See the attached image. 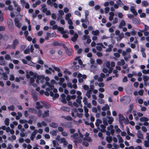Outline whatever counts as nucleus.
I'll return each mask as SVG.
<instances>
[{"mask_svg": "<svg viewBox=\"0 0 149 149\" xmlns=\"http://www.w3.org/2000/svg\"><path fill=\"white\" fill-rule=\"evenodd\" d=\"M47 85L49 86V87L46 88V90L48 91H49L50 90H52L53 89V92L54 93H56L57 92V90L56 88H54V86L52 84H50L48 82H46V83Z\"/></svg>", "mask_w": 149, "mask_h": 149, "instance_id": "nucleus-1", "label": "nucleus"}, {"mask_svg": "<svg viewBox=\"0 0 149 149\" xmlns=\"http://www.w3.org/2000/svg\"><path fill=\"white\" fill-rule=\"evenodd\" d=\"M41 9L43 13H45L46 15H51L50 11L49 10H47V8L46 7V5H45L43 4L42 5L41 7Z\"/></svg>", "mask_w": 149, "mask_h": 149, "instance_id": "nucleus-2", "label": "nucleus"}, {"mask_svg": "<svg viewBox=\"0 0 149 149\" xmlns=\"http://www.w3.org/2000/svg\"><path fill=\"white\" fill-rule=\"evenodd\" d=\"M20 21L21 19L18 18H15L14 19L15 25L19 28H20L22 26V23Z\"/></svg>", "mask_w": 149, "mask_h": 149, "instance_id": "nucleus-3", "label": "nucleus"}, {"mask_svg": "<svg viewBox=\"0 0 149 149\" xmlns=\"http://www.w3.org/2000/svg\"><path fill=\"white\" fill-rule=\"evenodd\" d=\"M45 80V77L43 76L39 75L37 77V79L36 80V82L37 83L39 82L42 83Z\"/></svg>", "mask_w": 149, "mask_h": 149, "instance_id": "nucleus-4", "label": "nucleus"}, {"mask_svg": "<svg viewBox=\"0 0 149 149\" xmlns=\"http://www.w3.org/2000/svg\"><path fill=\"white\" fill-rule=\"evenodd\" d=\"M19 41L18 40L15 39L13 42L12 45L11 47L12 49H14L16 48V46L19 44Z\"/></svg>", "mask_w": 149, "mask_h": 149, "instance_id": "nucleus-5", "label": "nucleus"}, {"mask_svg": "<svg viewBox=\"0 0 149 149\" xmlns=\"http://www.w3.org/2000/svg\"><path fill=\"white\" fill-rule=\"evenodd\" d=\"M118 116L119 123L120 124L122 125L123 124V121L125 120V118L123 116L122 114L120 113L118 114Z\"/></svg>", "mask_w": 149, "mask_h": 149, "instance_id": "nucleus-6", "label": "nucleus"}, {"mask_svg": "<svg viewBox=\"0 0 149 149\" xmlns=\"http://www.w3.org/2000/svg\"><path fill=\"white\" fill-rule=\"evenodd\" d=\"M130 10L131 12L134 15H137L138 13L135 9V8L134 6H131Z\"/></svg>", "mask_w": 149, "mask_h": 149, "instance_id": "nucleus-7", "label": "nucleus"}, {"mask_svg": "<svg viewBox=\"0 0 149 149\" xmlns=\"http://www.w3.org/2000/svg\"><path fill=\"white\" fill-rule=\"evenodd\" d=\"M84 109L85 113V116L86 118H87L89 116V114L88 113V109L85 107H84Z\"/></svg>", "mask_w": 149, "mask_h": 149, "instance_id": "nucleus-8", "label": "nucleus"}, {"mask_svg": "<svg viewBox=\"0 0 149 149\" xmlns=\"http://www.w3.org/2000/svg\"><path fill=\"white\" fill-rule=\"evenodd\" d=\"M78 134L77 133H75L72 135H71L70 136V137L72 138L73 139H75V140H78L79 141V142L81 143V141H79L78 140Z\"/></svg>", "mask_w": 149, "mask_h": 149, "instance_id": "nucleus-9", "label": "nucleus"}, {"mask_svg": "<svg viewBox=\"0 0 149 149\" xmlns=\"http://www.w3.org/2000/svg\"><path fill=\"white\" fill-rule=\"evenodd\" d=\"M60 143H63V145L64 146L67 145L68 144V142L64 138H62L60 140Z\"/></svg>", "mask_w": 149, "mask_h": 149, "instance_id": "nucleus-10", "label": "nucleus"}, {"mask_svg": "<svg viewBox=\"0 0 149 149\" xmlns=\"http://www.w3.org/2000/svg\"><path fill=\"white\" fill-rule=\"evenodd\" d=\"M132 22V23L134 24L139 25L140 24V21L136 18H134L133 19Z\"/></svg>", "mask_w": 149, "mask_h": 149, "instance_id": "nucleus-11", "label": "nucleus"}, {"mask_svg": "<svg viewBox=\"0 0 149 149\" xmlns=\"http://www.w3.org/2000/svg\"><path fill=\"white\" fill-rule=\"evenodd\" d=\"M6 62L4 59L3 57L1 56L0 58V65H5Z\"/></svg>", "mask_w": 149, "mask_h": 149, "instance_id": "nucleus-12", "label": "nucleus"}, {"mask_svg": "<svg viewBox=\"0 0 149 149\" xmlns=\"http://www.w3.org/2000/svg\"><path fill=\"white\" fill-rule=\"evenodd\" d=\"M109 20L111 21L113 20V17L114 16V13L112 12H110L109 13Z\"/></svg>", "mask_w": 149, "mask_h": 149, "instance_id": "nucleus-13", "label": "nucleus"}, {"mask_svg": "<svg viewBox=\"0 0 149 149\" xmlns=\"http://www.w3.org/2000/svg\"><path fill=\"white\" fill-rule=\"evenodd\" d=\"M42 117L43 118L46 117H49V111L47 110L45 111L43 113L42 115Z\"/></svg>", "mask_w": 149, "mask_h": 149, "instance_id": "nucleus-14", "label": "nucleus"}, {"mask_svg": "<svg viewBox=\"0 0 149 149\" xmlns=\"http://www.w3.org/2000/svg\"><path fill=\"white\" fill-rule=\"evenodd\" d=\"M78 35L77 34L75 33L74 34L73 36L72 37L71 40L72 41L74 42L76 41L78 38Z\"/></svg>", "mask_w": 149, "mask_h": 149, "instance_id": "nucleus-15", "label": "nucleus"}, {"mask_svg": "<svg viewBox=\"0 0 149 149\" xmlns=\"http://www.w3.org/2000/svg\"><path fill=\"white\" fill-rule=\"evenodd\" d=\"M125 23L124 20H122L120 23L118 27L119 28L121 29L122 28L123 26H125Z\"/></svg>", "mask_w": 149, "mask_h": 149, "instance_id": "nucleus-16", "label": "nucleus"}, {"mask_svg": "<svg viewBox=\"0 0 149 149\" xmlns=\"http://www.w3.org/2000/svg\"><path fill=\"white\" fill-rule=\"evenodd\" d=\"M34 73L32 71H30L29 72H27L26 74V76L27 79H29L31 78V76H32L34 75Z\"/></svg>", "mask_w": 149, "mask_h": 149, "instance_id": "nucleus-17", "label": "nucleus"}, {"mask_svg": "<svg viewBox=\"0 0 149 149\" xmlns=\"http://www.w3.org/2000/svg\"><path fill=\"white\" fill-rule=\"evenodd\" d=\"M133 105L132 104H130L129 105V108L128 110L126 112V113L128 114L131 112L132 110H133Z\"/></svg>", "mask_w": 149, "mask_h": 149, "instance_id": "nucleus-18", "label": "nucleus"}, {"mask_svg": "<svg viewBox=\"0 0 149 149\" xmlns=\"http://www.w3.org/2000/svg\"><path fill=\"white\" fill-rule=\"evenodd\" d=\"M125 63V62L123 59H121L120 61L117 62V64L118 65L123 66Z\"/></svg>", "mask_w": 149, "mask_h": 149, "instance_id": "nucleus-19", "label": "nucleus"}, {"mask_svg": "<svg viewBox=\"0 0 149 149\" xmlns=\"http://www.w3.org/2000/svg\"><path fill=\"white\" fill-rule=\"evenodd\" d=\"M50 96H52V97H54V98H58L59 96V94H58L56 93H55L54 94V93L52 91H50Z\"/></svg>", "mask_w": 149, "mask_h": 149, "instance_id": "nucleus-20", "label": "nucleus"}, {"mask_svg": "<svg viewBox=\"0 0 149 149\" xmlns=\"http://www.w3.org/2000/svg\"><path fill=\"white\" fill-rule=\"evenodd\" d=\"M69 33L68 31H65L63 32L62 34L63 35V36L64 38H67L68 37V34Z\"/></svg>", "mask_w": 149, "mask_h": 149, "instance_id": "nucleus-21", "label": "nucleus"}, {"mask_svg": "<svg viewBox=\"0 0 149 149\" xmlns=\"http://www.w3.org/2000/svg\"><path fill=\"white\" fill-rule=\"evenodd\" d=\"M45 72L47 74H51L52 72H54V70L51 68H49L48 69L46 70Z\"/></svg>", "mask_w": 149, "mask_h": 149, "instance_id": "nucleus-22", "label": "nucleus"}, {"mask_svg": "<svg viewBox=\"0 0 149 149\" xmlns=\"http://www.w3.org/2000/svg\"><path fill=\"white\" fill-rule=\"evenodd\" d=\"M36 108L37 109H42L43 108V106L40 105V103L38 102H36Z\"/></svg>", "mask_w": 149, "mask_h": 149, "instance_id": "nucleus-23", "label": "nucleus"}, {"mask_svg": "<svg viewBox=\"0 0 149 149\" xmlns=\"http://www.w3.org/2000/svg\"><path fill=\"white\" fill-rule=\"evenodd\" d=\"M109 109V107L108 104H105V106L103 107L102 109L103 111H105L107 110H108Z\"/></svg>", "mask_w": 149, "mask_h": 149, "instance_id": "nucleus-24", "label": "nucleus"}, {"mask_svg": "<svg viewBox=\"0 0 149 149\" xmlns=\"http://www.w3.org/2000/svg\"><path fill=\"white\" fill-rule=\"evenodd\" d=\"M107 118L109 119L108 122L109 124H111L114 120L113 118L112 117L107 116Z\"/></svg>", "mask_w": 149, "mask_h": 149, "instance_id": "nucleus-25", "label": "nucleus"}, {"mask_svg": "<svg viewBox=\"0 0 149 149\" xmlns=\"http://www.w3.org/2000/svg\"><path fill=\"white\" fill-rule=\"evenodd\" d=\"M8 110L10 111H14L15 109V106L14 105H12L7 107Z\"/></svg>", "mask_w": 149, "mask_h": 149, "instance_id": "nucleus-26", "label": "nucleus"}, {"mask_svg": "<svg viewBox=\"0 0 149 149\" xmlns=\"http://www.w3.org/2000/svg\"><path fill=\"white\" fill-rule=\"evenodd\" d=\"M49 125L50 127L54 128H56L58 126L57 124L54 122L50 124Z\"/></svg>", "mask_w": 149, "mask_h": 149, "instance_id": "nucleus-27", "label": "nucleus"}, {"mask_svg": "<svg viewBox=\"0 0 149 149\" xmlns=\"http://www.w3.org/2000/svg\"><path fill=\"white\" fill-rule=\"evenodd\" d=\"M140 120L141 122H147L149 119L147 117H142L140 118Z\"/></svg>", "mask_w": 149, "mask_h": 149, "instance_id": "nucleus-28", "label": "nucleus"}, {"mask_svg": "<svg viewBox=\"0 0 149 149\" xmlns=\"http://www.w3.org/2000/svg\"><path fill=\"white\" fill-rule=\"evenodd\" d=\"M137 135L138 138L140 139L142 138L143 137V134L141 133V131L139 130L138 131Z\"/></svg>", "mask_w": 149, "mask_h": 149, "instance_id": "nucleus-29", "label": "nucleus"}, {"mask_svg": "<svg viewBox=\"0 0 149 149\" xmlns=\"http://www.w3.org/2000/svg\"><path fill=\"white\" fill-rule=\"evenodd\" d=\"M92 92L90 90H88L86 94V95L88 97V98H90L91 97V94Z\"/></svg>", "mask_w": 149, "mask_h": 149, "instance_id": "nucleus-30", "label": "nucleus"}, {"mask_svg": "<svg viewBox=\"0 0 149 149\" xmlns=\"http://www.w3.org/2000/svg\"><path fill=\"white\" fill-rule=\"evenodd\" d=\"M100 32L99 30L93 31H92V33L93 35L97 36L99 34Z\"/></svg>", "mask_w": 149, "mask_h": 149, "instance_id": "nucleus-31", "label": "nucleus"}, {"mask_svg": "<svg viewBox=\"0 0 149 149\" xmlns=\"http://www.w3.org/2000/svg\"><path fill=\"white\" fill-rule=\"evenodd\" d=\"M102 121L99 119H97L96 120L95 125L97 127H99L100 124L102 123Z\"/></svg>", "mask_w": 149, "mask_h": 149, "instance_id": "nucleus-32", "label": "nucleus"}, {"mask_svg": "<svg viewBox=\"0 0 149 149\" xmlns=\"http://www.w3.org/2000/svg\"><path fill=\"white\" fill-rule=\"evenodd\" d=\"M71 15L70 13H68L66 14L65 17V19L66 20L70 19V17H71Z\"/></svg>", "mask_w": 149, "mask_h": 149, "instance_id": "nucleus-33", "label": "nucleus"}, {"mask_svg": "<svg viewBox=\"0 0 149 149\" xmlns=\"http://www.w3.org/2000/svg\"><path fill=\"white\" fill-rule=\"evenodd\" d=\"M32 96L33 99L35 101L37 100V93H33L32 94Z\"/></svg>", "mask_w": 149, "mask_h": 149, "instance_id": "nucleus-34", "label": "nucleus"}, {"mask_svg": "<svg viewBox=\"0 0 149 149\" xmlns=\"http://www.w3.org/2000/svg\"><path fill=\"white\" fill-rule=\"evenodd\" d=\"M65 127L66 128L72 127V123L71 122L67 123L65 125Z\"/></svg>", "mask_w": 149, "mask_h": 149, "instance_id": "nucleus-35", "label": "nucleus"}, {"mask_svg": "<svg viewBox=\"0 0 149 149\" xmlns=\"http://www.w3.org/2000/svg\"><path fill=\"white\" fill-rule=\"evenodd\" d=\"M17 115H16L15 118L17 120H19L22 117V115L21 113L19 112L17 113Z\"/></svg>", "mask_w": 149, "mask_h": 149, "instance_id": "nucleus-36", "label": "nucleus"}, {"mask_svg": "<svg viewBox=\"0 0 149 149\" xmlns=\"http://www.w3.org/2000/svg\"><path fill=\"white\" fill-rule=\"evenodd\" d=\"M3 13L1 10H0V21L2 22L3 21L4 18L3 16Z\"/></svg>", "mask_w": 149, "mask_h": 149, "instance_id": "nucleus-37", "label": "nucleus"}, {"mask_svg": "<svg viewBox=\"0 0 149 149\" xmlns=\"http://www.w3.org/2000/svg\"><path fill=\"white\" fill-rule=\"evenodd\" d=\"M106 139L109 143H111L112 141V138L111 136H107Z\"/></svg>", "mask_w": 149, "mask_h": 149, "instance_id": "nucleus-38", "label": "nucleus"}, {"mask_svg": "<svg viewBox=\"0 0 149 149\" xmlns=\"http://www.w3.org/2000/svg\"><path fill=\"white\" fill-rule=\"evenodd\" d=\"M33 77H31L30 78V81L31 83H33L35 81V79L36 78V76L34 75Z\"/></svg>", "mask_w": 149, "mask_h": 149, "instance_id": "nucleus-39", "label": "nucleus"}, {"mask_svg": "<svg viewBox=\"0 0 149 149\" xmlns=\"http://www.w3.org/2000/svg\"><path fill=\"white\" fill-rule=\"evenodd\" d=\"M117 137L118 139V141L119 143H123V140L120 135H117Z\"/></svg>", "mask_w": 149, "mask_h": 149, "instance_id": "nucleus-40", "label": "nucleus"}, {"mask_svg": "<svg viewBox=\"0 0 149 149\" xmlns=\"http://www.w3.org/2000/svg\"><path fill=\"white\" fill-rule=\"evenodd\" d=\"M27 64L32 66H35V63L33 62L31 60L28 61Z\"/></svg>", "mask_w": 149, "mask_h": 149, "instance_id": "nucleus-41", "label": "nucleus"}, {"mask_svg": "<svg viewBox=\"0 0 149 149\" xmlns=\"http://www.w3.org/2000/svg\"><path fill=\"white\" fill-rule=\"evenodd\" d=\"M114 128L116 129V132H121V130L120 128H118V125H116L114 126Z\"/></svg>", "mask_w": 149, "mask_h": 149, "instance_id": "nucleus-42", "label": "nucleus"}, {"mask_svg": "<svg viewBox=\"0 0 149 149\" xmlns=\"http://www.w3.org/2000/svg\"><path fill=\"white\" fill-rule=\"evenodd\" d=\"M10 119L8 118H6L4 122L5 124L7 126L9 125V123Z\"/></svg>", "mask_w": 149, "mask_h": 149, "instance_id": "nucleus-43", "label": "nucleus"}, {"mask_svg": "<svg viewBox=\"0 0 149 149\" xmlns=\"http://www.w3.org/2000/svg\"><path fill=\"white\" fill-rule=\"evenodd\" d=\"M141 4L144 7H146L148 5V2L146 1H143L142 2Z\"/></svg>", "mask_w": 149, "mask_h": 149, "instance_id": "nucleus-44", "label": "nucleus"}, {"mask_svg": "<svg viewBox=\"0 0 149 149\" xmlns=\"http://www.w3.org/2000/svg\"><path fill=\"white\" fill-rule=\"evenodd\" d=\"M60 81L58 82V84L60 85H61L62 83L64 81L65 79L63 78H61L59 79Z\"/></svg>", "mask_w": 149, "mask_h": 149, "instance_id": "nucleus-45", "label": "nucleus"}, {"mask_svg": "<svg viewBox=\"0 0 149 149\" xmlns=\"http://www.w3.org/2000/svg\"><path fill=\"white\" fill-rule=\"evenodd\" d=\"M143 79L144 82H146L148 81L149 79V77L147 76H143Z\"/></svg>", "mask_w": 149, "mask_h": 149, "instance_id": "nucleus-46", "label": "nucleus"}, {"mask_svg": "<svg viewBox=\"0 0 149 149\" xmlns=\"http://www.w3.org/2000/svg\"><path fill=\"white\" fill-rule=\"evenodd\" d=\"M28 110L29 112L31 113H35L36 112V110L34 108H28Z\"/></svg>", "mask_w": 149, "mask_h": 149, "instance_id": "nucleus-47", "label": "nucleus"}, {"mask_svg": "<svg viewBox=\"0 0 149 149\" xmlns=\"http://www.w3.org/2000/svg\"><path fill=\"white\" fill-rule=\"evenodd\" d=\"M41 103L43 104V106H44L46 108L48 109L50 107L49 104H47L45 102H41Z\"/></svg>", "mask_w": 149, "mask_h": 149, "instance_id": "nucleus-48", "label": "nucleus"}, {"mask_svg": "<svg viewBox=\"0 0 149 149\" xmlns=\"http://www.w3.org/2000/svg\"><path fill=\"white\" fill-rule=\"evenodd\" d=\"M4 80H7L8 79V77L7 75L5 73H2V77Z\"/></svg>", "mask_w": 149, "mask_h": 149, "instance_id": "nucleus-49", "label": "nucleus"}, {"mask_svg": "<svg viewBox=\"0 0 149 149\" xmlns=\"http://www.w3.org/2000/svg\"><path fill=\"white\" fill-rule=\"evenodd\" d=\"M144 27L145 28L144 29L141 31V32H143L144 31H146L149 29L148 26L146 25H144Z\"/></svg>", "mask_w": 149, "mask_h": 149, "instance_id": "nucleus-50", "label": "nucleus"}, {"mask_svg": "<svg viewBox=\"0 0 149 149\" xmlns=\"http://www.w3.org/2000/svg\"><path fill=\"white\" fill-rule=\"evenodd\" d=\"M5 9L6 10H8L10 11H12L13 9L12 6L11 5H10L8 7H5Z\"/></svg>", "mask_w": 149, "mask_h": 149, "instance_id": "nucleus-51", "label": "nucleus"}, {"mask_svg": "<svg viewBox=\"0 0 149 149\" xmlns=\"http://www.w3.org/2000/svg\"><path fill=\"white\" fill-rule=\"evenodd\" d=\"M88 38H90V36L88 35H84L82 37V39L83 40H85Z\"/></svg>", "mask_w": 149, "mask_h": 149, "instance_id": "nucleus-52", "label": "nucleus"}, {"mask_svg": "<svg viewBox=\"0 0 149 149\" xmlns=\"http://www.w3.org/2000/svg\"><path fill=\"white\" fill-rule=\"evenodd\" d=\"M76 102L79 104L80 107H82V105L81 104V100L77 99L76 100Z\"/></svg>", "mask_w": 149, "mask_h": 149, "instance_id": "nucleus-53", "label": "nucleus"}, {"mask_svg": "<svg viewBox=\"0 0 149 149\" xmlns=\"http://www.w3.org/2000/svg\"><path fill=\"white\" fill-rule=\"evenodd\" d=\"M19 122L21 124L26 123L27 122V121L25 119H20L19 120Z\"/></svg>", "mask_w": 149, "mask_h": 149, "instance_id": "nucleus-54", "label": "nucleus"}, {"mask_svg": "<svg viewBox=\"0 0 149 149\" xmlns=\"http://www.w3.org/2000/svg\"><path fill=\"white\" fill-rule=\"evenodd\" d=\"M144 146L146 147H149V141H144Z\"/></svg>", "mask_w": 149, "mask_h": 149, "instance_id": "nucleus-55", "label": "nucleus"}, {"mask_svg": "<svg viewBox=\"0 0 149 149\" xmlns=\"http://www.w3.org/2000/svg\"><path fill=\"white\" fill-rule=\"evenodd\" d=\"M82 87L84 90H87V91L89 90V86L86 85H83Z\"/></svg>", "mask_w": 149, "mask_h": 149, "instance_id": "nucleus-56", "label": "nucleus"}, {"mask_svg": "<svg viewBox=\"0 0 149 149\" xmlns=\"http://www.w3.org/2000/svg\"><path fill=\"white\" fill-rule=\"evenodd\" d=\"M98 102L100 104H104V101L102 99L99 98L98 99Z\"/></svg>", "mask_w": 149, "mask_h": 149, "instance_id": "nucleus-57", "label": "nucleus"}, {"mask_svg": "<svg viewBox=\"0 0 149 149\" xmlns=\"http://www.w3.org/2000/svg\"><path fill=\"white\" fill-rule=\"evenodd\" d=\"M84 139L85 140L88 141L89 142H92V140L89 137L84 138Z\"/></svg>", "mask_w": 149, "mask_h": 149, "instance_id": "nucleus-58", "label": "nucleus"}, {"mask_svg": "<svg viewBox=\"0 0 149 149\" xmlns=\"http://www.w3.org/2000/svg\"><path fill=\"white\" fill-rule=\"evenodd\" d=\"M124 58L125 61H127L128 60L131 58L130 54H128L127 56H124Z\"/></svg>", "mask_w": 149, "mask_h": 149, "instance_id": "nucleus-59", "label": "nucleus"}, {"mask_svg": "<svg viewBox=\"0 0 149 149\" xmlns=\"http://www.w3.org/2000/svg\"><path fill=\"white\" fill-rule=\"evenodd\" d=\"M144 91L143 90H140L139 91L138 93L140 96H142L143 95V93Z\"/></svg>", "mask_w": 149, "mask_h": 149, "instance_id": "nucleus-60", "label": "nucleus"}, {"mask_svg": "<svg viewBox=\"0 0 149 149\" xmlns=\"http://www.w3.org/2000/svg\"><path fill=\"white\" fill-rule=\"evenodd\" d=\"M37 132V130H34L33 132L31 133V135L35 137L36 135Z\"/></svg>", "mask_w": 149, "mask_h": 149, "instance_id": "nucleus-61", "label": "nucleus"}, {"mask_svg": "<svg viewBox=\"0 0 149 149\" xmlns=\"http://www.w3.org/2000/svg\"><path fill=\"white\" fill-rule=\"evenodd\" d=\"M96 62L99 65H101L102 63V60L98 59L96 60Z\"/></svg>", "mask_w": 149, "mask_h": 149, "instance_id": "nucleus-62", "label": "nucleus"}, {"mask_svg": "<svg viewBox=\"0 0 149 149\" xmlns=\"http://www.w3.org/2000/svg\"><path fill=\"white\" fill-rule=\"evenodd\" d=\"M142 72L144 74H149V69L148 70H143L142 71Z\"/></svg>", "mask_w": 149, "mask_h": 149, "instance_id": "nucleus-63", "label": "nucleus"}, {"mask_svg": "<svg viewBox=\"0 0 149 149\" xmlns=\"http://www.w3.org/2000/svg\"><path fill=\"white\" fill-rule=\"evenodd\" d=\"M13 146L11 144H8L6 149H12Z\"/></svg>", "mask_w": 149, "mask_h": 149, "instance_id": "nucleus-64", "label": "nucleus"}]
</instances>
